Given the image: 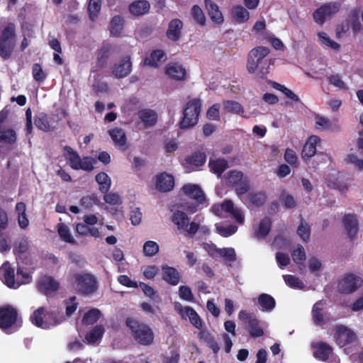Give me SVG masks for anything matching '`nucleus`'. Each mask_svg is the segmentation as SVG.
<instances>
[{
  "mask_svg": "<svg viewBox=\"0 0 363 363\" xmlns=\"http://www.w3.org/2000/svg\"><path fill=\"white\" fill-rule=\"evenodd\" d=\"M105 202L111 206H119L122 203L120 196L116 193L106 194L104 196Z\"/></svg>",
  "mask_w": 363,
  "mask_h": 363,
  "instance_id": "774afa93",
  "label": "nucleus"
},
{
  "mask_svg": "<svg viewBox=\"0 0 363 363\" xmlns=\"http://www.w3.org/2000/svg\"><path fill=\"white\" fill-rule=\"evenodd\" d=\"M319 64L320 67L315 64L313 65L310 72L308 73V76L320 79L327 74V60L325 59H321Z\"/></svg>",
  "mask_w": 363,
  "mask_h": 363,
  "instance_id": "e433bc0d",
  "label": "nucleus"
},
{
  "mask_svg": "<svg viewBox=\"0 0 363 363\" xmlns=\"http://www.w3.org/2000/svg\"><path fill=\"white\" fill-rule=\"evenodd\" d=\"M210 171L218 177H220L222 174L228 168V163L224 158H218L217 160H210L208 162Z\"/></svg>",
  "mask_w": 363,
  "mask_h": 363,
  "instance_id": "c756f323",
  "label": "nucleus"
},
{
  "mask_svg": "<svg viewBox=\"0 0 363 363\" xmlns=\"http://www.w3.org/2000/svg\"><path fill=\"white\" fill-rule=\"evenodd\" d=\"M223 105L224 111L227 113L242 116L245 112L243 106L240 103L235 101H224Z\"/></svg>",
  "mask_w": 363,
  "mask_h": 363,
  "instance_id": "79ce46f5",
  "label": "nucleus"
},
{
  "mask_svg": "<svg viewBox=\"0 0 363 363\" xmlns=\"http://www.w3.org/2000/svg\"><path fill=\"white\" fill-rule=\"evenodd\" d=\"M318 42L320 45L330 48L335 50H337L340 48V45L330 39L329 35L325 32H319L317 34Z\"/></svg>",
  "mask_w": 363,
  "mask_h": 363,
  "instance_id": "a18cd8bd",
  "label": "nucleus"
},
{
  "mask_svg": "<svg viewBox=\"0 0 363 363\" xmlns=\"http://www.w3.org/2000/svg\"><path fill=\"white\" fill-rule=\"evenodd\" d=\"M155 187L162 192L170 191L174 186V178L166 172L160 173L155 177Z\"/></svg>",
  "mask_w": 363,
  "mask_h": 363,
  "instance_id": "a211bd4d",
  "label": "nucleus"
},
{
  "mask_svg": "<svg viewBox=\"0 0 363 363\" xmlns=\"http://www.w3.org/2000/svg\"><path fill=\"white\" fill-rule=\"evenodd\" d=\"M96 163V160L91 157H84L81 159L80 164H79L77 170L82 169L86 172H91L94 169V164Z\"/></svg>",
  "mask_w": 363,
  "mask_h": 363,
  "instance_id": "4d7b16f0",
  "label": "nucleus"
},
{
  "mask_svg": "<svg viewBox=\"0 0 363 363\" xmlns=\"http://www.w3.org/2000/svg\"><path fill=\"white\" fill-rule=\"evenodd\" d=\"M333 348L325 342H320L317 345V349L313 353V356L317 359L323 362H326L330 354H331Z\"/></svg>",
  "mask_w": 363,
  "mask_h": 363,
  "instance_id": "c9c22d12",
  "label": "nucleus"
},
{
  "mask_svg": "<svg viewBox=\"0 0 363 363\" xmlns=\"http://www.w3.org/2000/svg\"><path fill=\"white\" fill-rule=\"evenodd\" d=\"M269 53V50L267 47L259 46L252 49L247 57V70L264 79L269 72L270 60L267 58Z\"/></svg>",
  "mask_w": 363,
  "mask_h": 363,
  "instance_id": "f257e3e1",
  "label": "nucleus"
},
{
  "mask_svg": "<svg viewBox=\"0 0 363 363\" xmlns=\"http://www.w3.org/2000/svg\"><path fill=\"white\" fill-rule=\"evenodd\" d=\"M63 150L67 152L65 158L70 167L74 170H77L78 165L80 164L81 161V157L78 152L68 145L65 146Z\"/></svg>",
  "mask_w": 363,
  "mask_h": 363,
  "instance_id": "72a5a7b5",
  "label": "nucleus"
},
{
  "mask_svg": "<svg viewBox=\"0 0 363 363\" xmlns=\"http://www.w3.org/2000/svg\"><path fill=\"white\" fill-rule=\"evenodd\" d=\"M16 43L15 26L12 23H8L0 35V55L4 58L10 57Z\"/></svg>",
  "mask_w": 363,
  "mask_h": 363,
  "instance_id": "39448f33",
  "label": "nucleus"
},
{
  "mask_svg": "<svg viewBox=\"0 0 363 363\" xmlns=\"http://www.w3.org/2000/svg\"><path fill=\"white\" fill-rule=\"evenodd\" d=\"M166 60V55L162 50H156L152 51L149 56L146 57L144 64L147 66L157 67Z\"/></svg>",
  "mask_w": 363,
  "mask_h": 363,
  "instance_id": "c85d7f7f",
  "label": "nucleus"
},
{
  "mask_svg": "<svg viewBox=\"0 0 363 363\" xmlns=\"http://www.w3.org/2000/svg\"><path fill=\"white\" fill-rule=\"evenodd\" d=\"M34 123L39 130L43 132L50 130V123L48 115L43 112H40L35 116Z\"/></svg>",
  "mask_w": 363,
  "mask_h": 363,
  "instance_id": "c03bdc74",
  "label": "nucleus"
},
{
  "mask_svg": "<svg viewBox=\"0 0 363 363\" xmlns=\"http://www.w3.org/2000/svg\"><path fill=\"white\" fill-rule=\"evenodd\" d=\"M321 305V301L316 302L312 308L311 315L313 323L322 327L329 320V318L324 313L323 308L320 307Z\"/></svg>",
  "mask_w": 363,
  "mask_h": 363,
  "instance_id": "393cba45",
  "label": "nucleus"
},
{
  "mask_svg": "<svg viewBox=\"0 0 363 363\" xmlns=\"http://www.w3.org/2000/svg\"><path fill=\"white\" fill-rule=\"evenodd\" d=\"M297 234L303 242H308L311 236V227L301 218V223L297 228Z\"/></svg>",
  "mask_w": 363,
  "mask_h": 363,
  "instance_id": "8fccbe9b",
  "label": "nucleus"
},
{
  "mask_svg": "<svg viewBox=\"0 0 363 363\" xmlns=\"http://www.w3.org/2000/svg\"><path fill=\"white\" fill-rule=\"evenodd\" d=\"M205 6L211 19L214 23L220 24L223 22L224 18L218 5L211 0H205Z\"/></svg>",
  "mask_w": 363,
  "mask_h": 363,
  "instance_id": "cd10ccee",
  "label": "nucleus"
},
{
  "mask_svg": "<svg viewBox=\"0 0 363 363\" xmlns=\"http://www.w3.org/2000/svg\"><path fill=\"white\" fill-rule=\"evenodd\" d=\"M249 199L253 205L260 207L266 201V194L264 192L252 193L249 194Z\"/></svg>",
  "mask_w": 363,
  "mask_h": 363,
  "instance_id": "680f3d73",
  "label": "nucleus"
},
{
  "mask_svg": "<svg viewBox=\"0 0 363 363\" xmlns=\"http://www.w3.org/2000/svg\"><path fill=\"white\" fill-rule=\"evenodd\" d=\"M159 245L155 241L148 240L143 245V251L145 257H153L159 252Z\"/></svg>",
  "mask_w": 363,
  "mask_h": 363,
  "instance_id": "3c124183",
  "label": "nucleus"
},
{
  "mask_svg": "<svg viewBox=\"0 0 363 363\" xmlns=\"http://www.w3.org/2000/svg\"><path fill=\"white\" fill-rule=\"evenodd\" d=\"M88 11L90 18L94 21L101 11V0H90Z\"/></svg>",
  "mask_w": 363,
  "mask_h": 363,
  "instance_id": "6e6d98bb",
  "label": "nucleus"
},
{
  "mask_svg": "<svg viewBox=\"0 0 363 363\" xmlns=\"http://www.w3.org/2000/svg\"><path fill=\"white\" fill-rule=\"evenodd\" d=\"M266 23L264 20H259L255 22L252 27V35L257 38H265Z\"/></svg>",
  "mask_w": 363,
  "mask_h": 363,
  "instance_id": "603ef678",
  "label": "nucleus"
},
{
  "mask_svg": "<svg viewBox=\"0 0 363 363\" xmlns=\"http://www.w3.org/2000/svg\"><path fill=\"white\" fill-rule=\"evenodd\" d=\"M284 160L291 166L296 167L298 166V157L295 151L291 148H286L284 153Z\"/></svg>",
  "mask_w": 363,
  "mask_h": 363,
  "instance_id": "338daca9",
  "label": "nucleus"
},
{
  "mask_svg": "<svg viewBox=\"0 0 363 363\" xmlns=\"http://www.w3.org/2000/svg\"><path fill=\"white\" fill-rule=\"evenodd\" d=\"M0 279L3 283L10 289H18L17 279H15L14 269L8 262H6L0 267Z\"/></svg>",
  "mask_w": 363,
  "mask_h": 363,
  "instance_id": "dca6fc26",
  "label": "nucleus"
},
{
  "mask_svg": "<svg viewBox=\"0 0 363 363\" xmlns=\"http://www.w3.org/2000/svg\"><path fill=\"white\" fill-rule=\"evenodd\" d=\"M17 135L11 128H2L0 126V144L13 145L16 143Z\"/></svg>",
  "mask_w": 363,
  "mask_h": 363,
  "instance_id": "473e14b6",
  "label": "nucleus"
},
{
  "mask_svg": "<svg viewBox=\"0 0 363 363\" xmlns=\"http://www.w3.org/2000/svg\"><path fill=\"white\" fill-rule=\"evenodd\" d=\"M132 70V62L129 56H125L117 62L112 68V74L117 78H123Z\"/></svg>",
  "mask_w": 363,
  "mask_h": 363,
  "instance_id": "6ab92c4d",
  "label": "nucleus"
},
{
  "mask_svg": "<svg viewBox=\"0 0 363 363\" xmlns=\"http://www.w3.org/2000/svg\"><path fill=\"white\" fill-rule=\"evenodd\" d=\"M101 311L97 308H92L86 312L82 318V323L85 325H93L101 317Z\"/></svg>",
  "mask_w": 363,
  "mask_h": 363,
  "instance_id": "de8ad7c7",
  "label": "nucleus"
},
{
  "mask_svg": "<svg viewBox=\"0 0 363 363\" xmlns=\"http://www.w3.org/2000/svg\"><path fill=\"white\" fill-rule=\"evenodd\" d=\"M360 277L352 273H347L339 280L337 290L340 294H350L355 292L362 284Z\"/></svg>",
  "mask_w": 363,
  "mask_h": 363,
  "instance_id": "6e6552de",
  "label": "nucleus"
},
{
  "mask_svg": "<svg viewBox=\"0 0 363 363\" xmlns=\"http://www.w3.org/2000/svg\"><path fill=\"white\" fill-rule=\"evenodd\" d=\"M201 106V101L199 99H194L187 102L179 123L181 129H189L198 123Z\"/></svg>",
  "mask_w": 363,
  "mask_h": 363,
  "instance_id": "20e7f679",
  "label": "nucleus"
},
{
  "mask_svg": "<svg viewBox=\"0 0 363 363\" xmlns=\"http://www.w3.org/2000/svg\"><path fill=\"white\" fill-rule=\"evenodd\" d=\"M283 278L286 284L291 288L301 289L304 287L303 283L298 277L286 274Z\"/></svg>",
  "mask_w": 363,
  "mask_h": 363,
  "instance_id": "13d9d810",
  "label": "nucleus"
},
{
  "mask_svg": "<svg viewBox=\"0 0 363 363\" xmlns=\"http://www.w3.org/2000/svg\"><path fill=\"white\" fill-rule=\"evenodd\" d=\"M162 278L171 286H177L181 281L182 276L179 271L167 264L162 266Z\"/></svg>",
  "mask_w": 363,
  "mask_h": 363,
  "instance_id": "4be33fe9",
  "label": "nucleus"
},
{
  "mask_svg": "<svg viewBox=\"0 0 363 363\" xmlns=\"http://www.w3.org/2000/svg\"><path fill=\"white\" fill-rule=\"evenodd\" d=\"M320 142V138L317 135H311L303 146L301 157L307 162L315 155L317 151V145Z\"/></svg>",
  "mask_w": 363,
  "mask_h": 363,
  "instance_id": "f3484780",
  "label": "nucleus"
},
{
  "mask_svg": "<svg viewBox=\"0 0 363 363\" xmlns=\"http://www.w3.org/2000/svg\"><path fill=\"white\" fill-rule=\"evenodd\" d=\"M28 240L26 236L19 238L15 242L13 251L16 256L18 263L19 262H24L23 256L28 251Z\"/></svg>",
  "mask_w": 363,
  "mask_h": 363,
  "instance_id": "bb28decb",
  "label": "nucleus"
},
{
  "mask_svg": "<svg viewBox=\"0 0 363 363\" xmlns=\"http://www.w3.org/2000/svg\"><path fill=\"white\" fill-rule=\"evenodd\" d=\"M57 233L60 238L65 242L74 245L76 240L73 238L70 233L69 228L64 223L57 225Z\"/></svg>",
  "mask_w": 363,
  "mask_h": 363,
  "instance_id": "49530a36",
  "label": "nucleus"
},
{
  "mask_svg": "<svg viewBox=\"0 0 363 363\" xmlns=\"http://www.w3.org/2000/svg\"><path fill=\"white\" fill-rule=\"evenodd\" d=\"M191 13L196 23L200 25H204L206 17L202 9L199 6L194 5L191 9Z\"/></svg>",
  "mask_w": 363,
  "mask_h": 363,
  "instance_id": "0e129e2a",
  "label": "nucleus"
},
{
  "mask_svg": "<svg viewBox=\"0 0 363 363\" xmlns=\"http://www.w3.org/2000/svg\"><path fill=\"white\" fill-rule=\"evenodd\" d=\"M18 311L11 305L0 308V328L6 333L18 321Z\"/></svg>",
  "mask_w": 363,
  "mask_h": 363,
  "instance_id": "9d476101",
  "label": "nucleus"
},
{
  "mask_svg": "<svg viewBox=\"0 0 363 363\" xmlns=\"http://www.w3.org/2000/svg\"><path fill=\"white\" fill-rule=\"evenodd\" d=\"M334 330L335 342L341 347L354 343L357 339L356 333L346 325H337Z\"/></svg>",
  "mask_w": 363,
  "mask_h": 363,
  "instance_id": "9b49d317",
  "label": "nucleus"
},
{
  "mask_svg": "<svg viewBox=\"0 0 363 363\" xmlns=\"http://www.w3.org/2000/svg\"><path fill=\"white\" fill-rule=\"evenodd\" d=\"M206 160V155L204 152L195 151L191 155L187 156L185 158V161L187 164L194 165L196 167L203 166Z\"/></svg>",
  "mask_w": 363,
  "mask_h": 363,
  "instance_id": "58836bf2",
  "label": "nucleus"
},
{
  "mask_svg": "<svg viewBox=\"0 0 363 363\" xmlns=\"http://www.w3.org/2000/svg\"><path fill=\"white\" fill-rule=\"evenodd\" d=\"M105 332L102 325H96L85 335V339L89 343L93 344L100 340Z\"/></svg>",
  "mask_w": 363,
  "mask_h": 363,
  "instance_id": "4c0bfd02",
  "label": "nucleus"
},
{
  "mask_svg": "<svg viewBox=\"0 0 363 363\" xmlns=\"http://www.w3.org/2000/svg\"><path fill=\"white\" fill-rule=\"evenodd\" d=\"M201 342L206 343L207 346L213 351V354H217L220 350V346L216 340L214 336L208 330H201L198 335Z\"/></svg>",
  "mask_w": 363,
  "mask_h": 363,
  "instance_id": "a878e982",
  "label": "nucleus"
},
{
  "mask_svg": "<svg viewBox=\"0 0 363 363\" xmlns=\"http://www.w3.org/2000/svg\"><path fill=\"white\" fill-rule=\"evenodd\" d=\"M139 118L145 126H153L157 120V113L151 109H143L139 112Z\"/></svg>",
  "mask_w": 363,
  "mask_h": 363,
  "instance_id": "f704fd0d",
  "label": "nucleus"
},
{
  "mask_svg": "<svg viewBox=\"0 0 363 363\" xmlns=\"http://www.w3.org/2000/svg\"><path fill=\"white\" fill-rule=\"evenodd\" d=\"M182 190L184 195L194 199L199 204H202L206 201L204 193L201 188L197 184H184Z\"/></svg>",
  "mask_w": 363,
  "mask_h": 363,
  "instance_id": "aec40b11",
  "label": "nucleus"
},
{
  "mask_svg": "<svg viewBox=\"0 0 363 363\" xmlns=\"http://www.w3.org/2000/svg\"><path fill=\"white\" fill-rule=\"evenodd\" d=\"M231 15L233 19L240 23L247 22L250 17L247 9L241 5L233 6L231 9Z\"/></svg>",
  "mask_w": 363,
  "mask_h": 363,
  "instance_id": "7c9ffc66",
  "label": "nucleus"
},
{
  "mask_svg": "<svg viewBox=\"0 0 363 363\" xmlns=\"http://www.w3.org/2000/svg\"><path fill=\"white\" fill-rule=\"evenodd\" d=\"M164 74L169 78L176 80H185L187 77V70L185 67L177 62H170L164 67Z\"/></svg>",
  "mask_w": 363,
  "mask_h": 363,
  "instance_id": "4468645a",
  "label": "nucleus"
},
{
  "mask_svg": "<svg viewBox=\"0 0 363 363\" xmlns=\"http://www.w3.org/2000/svg\"><path fill=\"white\" fill-rule=\"evenodd\" d=\"M31 323L38 328L49 329L62 322L58 311H47L44 307H39L30 315Z\"/></svg>",
  "mask_w": 363,
  "mask_h": 363,
  "instance_id": "7ed1b4c3",
  "label": "nucleus"
},
{
  "mask_svg": "<svg viewBox=\"0 0 363 363\" xmlns=\"http://www.w3.org/2000/svg\"><path fill=\"white\" fill-rule=\"evenodd\" d=\"M340 7V4L335 2H331L321 6L313 13L314 21L317 23L323 25L326 21L339 11Z\"/></svg>",
  "mask_w": 363,
  "mask_h": 363,
  "instance_id": "f8f14e48",
  "label": "nucleus"
},
{
  "mask_svg": "<svg viewBox=\"0 0 363 363\" xmlns=\"http://www.w3.org/2000/svg\"><path fill=\"white\" fill-rule=\"evenodd\" d=\"M108 133L116 145L122 147L126 144V135L121 128H113Z\"/></svg>",
  "mask_w": 363,
  "mask_h": 363,
  "instance_id": "37998d69",
  "label": "nucleus"
},
{
  "mask_svg": "<svg viewBox=\"0 0 363 363\" xmlns=\"http://www.w3.org/2000/svg\"><path fill=\"white\" fill-rule=\"evenodd\" d=\"M258 303L264 311H271L276 306L275 299L267 294H262L259 296Z\"/></svg>",
  "mask_w": 363,
  "mask_h": 363,
  "instance_id": "a19ab883",
  "label": "nucleus"
},
{
  "mask_svg": "<svg viewBox=\"0 0 363 363\" xmlns=\"http://www.w3.org/2000/svg\"><path fill=\"white\" fill-rule=\"evenodd\" d=\"M17 284H19V286L22 284H29L32 281L31 275L24 271L23 268L21 267H17Z\"/></svg>",
  "mask_w": 363,
  "mask_h": 363,
  "instance_id": "5fc2aeb1",
  "label": "nucleus"
},
{
  "mask_svg": "<svg viewBox=\"0 0 363 363\" xmlns=\"http://www.w3.org/2000/svg\"><path fill=\"white\" fill-rule=\"evenodd\" d=\"M125 325L134 341L142 346H150L154 342L155 334L146 323L134 318H127Z\"/></svg>",
  "mask_w": 363,
  "mask_h": 363,
  "instance_id": "f03ea898",
  "label": "nucleus"
},
{
  "mask_svg": "<svg viewBox=\"0 0 363 363\" xmlns=\"http://www.w3.org/2000/svg\"><path fill=\"white\" fill-rule=\"evenodd\" d=\"M76 290L79 294L91 295L98 289V282L92 274L84 273L75 275Z\"/></svg>",
  "mask_w": 363,
  "mask_h": 363,
  "instance_id": "0eeeda50",
  "label": "nucleus"
},
{
  "mask_svg": "<svg viewBox=\"0 0 363 363\" xmlns=\"http://www.w3.org/2000/svg\"><path fill=\"white\" fill-rule=\"evenodd\" d=\"M37 288L40 292L48 296L58 291L60 283L51 276H44L38 280Z\"/></svg>",
  "mask_w": 363,
  "mask_h": 363,
  "instance_id": "2eb2a0df",
  "label": "nucleus"
},
{
  "mask_svg": "<svg viewBox=\"0 0 363 363\" xmlns=\"http://www.w3.org/2000/svg\"><path fill=\"white\" fill-rule=\"evenodd\" d=\"M216 252L227 262H233L236 260V253L233 247L216 249Z\"/></svg>",
  "mask_w": 363,
  "mask_h": 363,
  "instance_id": "864d4df0",
  "label": "nucleus"
},
{
  "mask_svg": "<svg viewBox=\"0 0 363 363\" xmlns=\"http://www.w3.org/2000/svg\"><path fill=\"white\" fill-rule=\"evenodd\" d=\"M182 28L183 23L181 20L178 18L172 19L169 23L167 30V38L172 41H177L182 35Z\"/></svg>",
  "mask_w": 363,
  "mask_h": 363,
  "instance_id": "b1692460",
  "label": "nucleus"
},
{
  "mask_svg": "<svg viewBox=\"0 0 363 363\" xmlns=\"http://www.w3.org/2000/svg\"><path fill=\"white\" fill-rule=\"evenodd\" d=\"M175 309L177 311L182 318L189 320L190 323L196 328L201 329L203 321L197 312L191 306H182L179 303L175 304Z\"/></svg>",
  "mask_w": 363,
  "mask_h": 363,
  "instance_id": "ddd939ff",
  "label": "nucleus"
},
{
  "mask_svg": "<svg viewBox=\"0 0 363 363\" xmlns=\"http://www.w3.org/2000/svg\"><path fill=\"white\" fill-rule=\"evenodd\" d=\"M233 187L235 188V193L238 196L245 194L251 189L250 180L247 178L242 179Z\"/></svg>",
  "mask_w": 363,
  "mask_h": 363,
  "instance_id": "bf43d9fd",
  "label": "nucleus"
},
{
  "mask_svg": "<svg viewBox=\"0 0 363 363\" xmlns=\"http://www.w3.org/2000/svg\"><path fill=\"white\" fill-rule=\"evenodd\" d=\"M239 320L247 325L250 335L257 338L264 335V330L259 326V320L253 313L241 310L238 313Z\"/></svg>",
  "mask_w": 363,
  "mask_h": 363,
  "instance_id": "1a4fd4ad",
  "label": "nucleus"
},
{
  "mask_svg": "<svg viewBox=\"0 0 363 363\" xmlns=\"http://www.w3.org/2000/svg\"><path fill=\"white\" fill-rule=\"evenodd\" d=\"M150 5L146 0L135 1L130 5V12L135 16H141L147 13Z\"/></svg>",
  "mask_w": 363,
  "mask_h": 363,
  "instance_id": "2f4dec72",
  "label": "nucleus"
},
{
  "mask_svg": "<svg viewBox=\"0 0 363 363\" xmlns=\"http://www.w3.org/2000/svg\"><path fill=\"white\" fill-rule=\"evenodd\" d=\"M220 104L216 103L208 108L206 112V117L211 121H219Z\"/></svg>",
  "mask_w": 363,
  "mask_h": 363,
  "instance_id": "052dcab7",
  "label": "nucleus"
},
{
  "mask_svg": "<svg viewBox=\"0 0 363 363\" xmlns=\"http://www.w3.org/2000/svg\"><path fill=\"white\" fill-rule=\"evenodd\" d=\"M342 223L347 231V236L353 240L358 233V220L357 216L352 213L345 214L342 218Z\"/></svg>",
  "mask_w": 363,
  "mask_h": 363,
  "instance_id": "412c9836",
  "label": "nucleus"
},
{
  "mask_svg": "<svg viewBox=\"0 0 363 363\" xmlns=\"http://www.w3.org/2000/svg\"><path fill=\"white\" fill-rule=\"evenodd\" d=\"M171 221L179 230L186 232L191 236H194L199 229V223L194 221L190 223L188 215L180 210H176L171 216Z\"/></svg>",
  "mask_w": 363,
  "mask_h": 363,
  "instance_id": "423d86ee",
  "label": "nucleus"
},
{
  "mask_svg": "<svg viewBox=\"0 0 363 363\" xmlns=\"http://www.w3.org/2000/svg\"><path fill=\"white\" fill-rule=\"evenodd\" d=\"M272 222L271 218L268 216H265L259 221L257 227L253 228L254 237L257 240L265 238L272 229Z\"/></svg>",
  "mask_w": 363,
  "mask_h": 363,
  "instance_id": "5701e85b",
  "label": "nucleus"
},
{
  "mask_svg": "<svg viewBox=\"0 0 363 363\" xmlns=\"http://www.w3.org/2000/svg\"><path fill=\"white\" fill-rule=\"evenodd\" d=\"M139 286L146 296L150 298L153 301H157L160 299L157 291H155L153 287L144 282H140Z\"/></svg>",
  "mask_w": 363,
  "mask_h": 363,
  "instance_id": "e2e57ef3",
  "label": "nucleus"
},
{
  "mask_svg": "<svg viewBox=\"0 0 363 363\" xmlns=\"http://www.w3.org/2000/svg\"><path fill=\"white\" fill-rule=\"evenodd\" d=\"M291 256L294 262L302 263L306 259V253L303 246L298 245L297 248L292 252Z\"/></svg>",
  "mask_w": 363,
  "mask_h": 363,
  "instance_id": "69168bd1",
  "label": "nucleus"
},
{
  "mask_svg": "<svg viewBox=\"0 0 363 363\" xmlns=\"http://www.w3.org/2000/svg\"><path fill=\"white\" fill-rule=\"evenodd\" d=\"M96 182L99 185V190L103 194H106L111 185V180L109 176L104 172H99L96 175Z\"/></svg>",
  "mask_w": 363,
  "mask_h": 363,
  "instance_id": "ea45409f",
  "label": "nucleus"
},
{
  "mask_svg": "<svg viewBox=\"0 0 363 363\" xmlns=\"http://www.w3.org/2000/svg\"><path fill=\"white\" fill-rule=\"evenodd\" d=\"M123 19L120 16H114L110 23V32L113 36H119L122 32Z\"/></svg>",
  "mask_w": 363,
  "mask_h": 363,
  "instance_id": "09e8293b",
  "label": "nucleus"
}]
</instances>
